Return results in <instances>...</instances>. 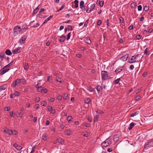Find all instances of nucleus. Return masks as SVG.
<instances>
[{"instance_id":"1","label":"nucleus","mask_w":153,"mask_h":153,"mask_svg":"<svg viewBox=\"0 0 153 153\" xmlns=\"http://www.w3.org/2000/svg\"><path fill=\"white\" fill-rule=\"evenodd\" d=\"M101 75L102 79L103 80H107L111 78L110 76L108 75V72L106 71H102Z\"/></svg>"},{"instance_id":"2","label":"nucleus","mask_w":153,"mask_h":153,"mask_svg":"<svg viewBox=\"0 0 153 153\" xmlns=\"http://www.w3.org/2000/svg\"><path fill=\"white\" fill-rule=\"evenodd\" d=\"M111 139L109 137L103 142L102 143L101 145L102 147H106L111 144Z\"/></svg>"},{"instance_id":"3","label":"nucleus","mask_w":153,"mask_h":153,"mask_svg":"<svg viewBox=\"0 0 153 153\" xmlns=\"http://www.w3.org/2000/svg\"><path fill=\"white\" fill-rule=\"evenodd\" d=\"M13 35L16 36L19 34L21 31L20 27L17 26L15 27L14 29Z\"/></svg>"},{"instance_id":"4","label":"nucleus","mask_w":153,"mask_h":153,"mask_svg":"<svg viewBox=\"0 0 153 153\" xmlns=\"http://www.w3.org/2000/svg\"><path fill=\"white\" fill-rule=\"evenodd\" d=\"M153 139H149L144 145V148L147 149V147H149L152 146H153Z\"/></svg>"},{"instance_id":"5","label":"nucleus","mask_w":153,"mask_h":153,"mask_svg":"<svg viewBox=\"0 0 153 153\" xmlns=\"http://www.w3.org/2000/svg\"><path fill=\"white\" fill-rule=\"evenodd\" d=\"M139 55L137 54L135 56H132L130 60L128 61V62L129 63H132L138 62L139 61L137 60V58L138 57Z\"/></svg>"},{"instance_id":"6","label":"nucleus","mask_w":153,"mask_h":153,"mask_svg":"<svg viewBox=\"0 0 153 153\" xmlns=\"http://www.w3.org/2000/svg\"><path fill=\"white\" fill-rule=\"evenodd\" d=\"M27 36L26 35H24L19 40V42L21 45L24 44L25 41L27 38Z\"/></svg>"},{"instance_id":"7","label":"nucleus","mask_w":153,"mask_h":153,"mask_svg":"<svg viewBox=\"0 0 153 153\" xmlns=\"http://www.w3.org/2000/svg\"><path fill=\"white\" fill-rule=\"evenodd\" d=\"M124 67V66L120 67L117 68L115 71V72L116 73H120L123 70V68Z\"/></svg>"},{"instance_id":"8","label":"nucleus","mask_w":153,"mask_h":153,"mask_svg":"<svg viewBox=\"0 0 153 153\" xmlns=\"http://www.w3.org/2000/svg\"><path fill=\"white\" fill-rule=\"evenodd\" d=\"M128 57V54H126L123 56L121 57L120 59L123 61H126Z\"/></svg>"},{"instance_id":"9","label":"nucleus","mask_w":153,"mask_h":153,"mask_svg":"<svg viewBox=\"0 0 153 153\" xmlns=\"http://www.w3.org/2000/svg\"><path fill=\"white\" fill-rule=\"evenodd\" d=\"M84 42L88 44H90L91 43L90 39L89 37H85L84 40Z\"/></svg>"},{"instance_id":"10","label":"nucleus","mask_w":153,"mask_h":153,"mask_svg":"<svg viewBox=\"0 0 153 153\" xmlns=\"http://www.w3.org/2000/svg\"><path fill=\"white\" fill-rule=\"evenodd\" d=\"M2 68L0 71V75H2L4 74L5 73L7 72L9 70H10V69L7 68H5L4 70Z\"/></svg>"},{"instance_id":"11","label":"nucleus","mask_w":153,"mask_h":153,"mask_svg":"<svg viewBox=\"0 0 153 153\" xmlns=\"http://www.w3.org/2000/svg\"><path fill=\"white\" fill-rule=\"evenodd\" d=\"M48 109L52 114H54L55 113V109H53L51 106H48Z\"/></svg>"},{"instance_id":"12","label":"nucleus","mask_w":153,"mask_h":153,"mask_svg":"<svg viewBox=\"0 0 153 153\" xmlns=\"http://www.w3.org/2000/svg\"><path fill=\"white\" fill-rule=\"evenodd\" d=\"M4 132L9 135L13 133V131L12 130H9L8 129H6L4 130Z\"/></svg>"},{"instance_id":"13","label":"nucleus","mask_w":153,"mask_h":153,"mask_svg":"<svg viewBox=\"0 0 153 153\" xmlns=\"http://www.w3.org/2000/svg\"><path fill=\"white\" fill-rule=\"evenodd\" d=\"M20 82V79H16L14 83H13L12 85V86L13 87H15L16 85L19 83Z\"/></svg>"},{"instance_id":"14","label":"nucleus","mask_w":153,"mask_h":153,"mask_svg":"<svg viewBox=\"0 0 153 153\" xmlns=\"http://www.w3.org/2000/svg\"><path fill=\"white\" fill-rule=\"evenodd\" d=\"M98 93H100L102 90V87L100 85H98L95 87Z\"/></svg>"},{"instance_id":"15","label":"nucleus","mask_w":153,"mask_h":153,"mask_svg":"<svg viewBox=\"0 0 153 153\" xmlns=\"http://www.w3.org/2000/svg\"><path fill=\"white\" fill-rule=\"evenodd\" d=\"M7 88V86L6 84H4L0 86V91L5 90Z\"/></svg>"},{"instance_id":"16","label":"nucleus","mask_w":153,"mask_h":153,"mask_svg":"<svg viewBox=\"0 0 153 153\" xmlns=\"http://www.w3.org/2000/svg\"><path fill=\"white\" fill-rule=\"evenodd\" d=\"M60 38L61 39H59V42H63L65 39V36H62L60 37Z\"/></svg>"},{"instance_id":"17","label":"nucleus","mask_w":153,"mask_h":153,"mask_svg":"<svg viewBox=\"0 0 153 153\" xmlns=\"http://www.w3.org/2000/svg\"><path fill=\"white\" fill-rule=\"evenodd\" d=\"M119 139V135L118 134H116L115 135H114L113 137V140L115 141L116 142Z\"/></svg>"},{"instance_id":"18","label":"nucleus","mask_w":153,"mask_h":153,"mask_svg":"<svg viewBox=\"0 0 153 153\" xmlns=\"http://www.w3.org/2000/svg\"><path fill=\"white\" fill-rule=\"evenodd\" d=\"M87 89L90 92H93L95 91L94 88H93L90 86L88 87Z\"/></svg>"},{"instance_id":"19","label":"nucleus","mask_w":153,"mask_h":153,"mask_svg":"<svg viewBox=\"0 0 153 153\" xmlns=\"http://www.w3.org/2000/svg\"><path fill=\"white\" fill-rule=\"evenodd\" d=\"M65 134L67 135H70L72 133V132L71 131L69 130H67L65 131Z\"/></svg>"},{"instance_id":"20","label":"nucleus","mask_w":153,"mask_h":153,"mask_svg":"<svg viewBox=\"0 0 153 153\" xmlns=\"http://www.w3.org/2000/svg\"><path fill=\"white\" fill-rule=\"evenodd\" d=\"M80 8L82 9L84 7V2L83 1H81L80 4L79 5Z\"/></svg>"},{"instance_id":"21","label":"nucleus","mask_w":153,"mask_h":153,"mask_svg":"<svg viewBox=\"0 0 153 153\" xmlns=\"http://www.w3.org/2000/svg\"><path fill=\"white\" fill-rule=\"evenodd\" d=\"M95 8V4H92L90 6L89 8L91 11H92Z\"/></svg>"},{"instance_id":"22","label":"nucleus","mask_w":153,"mask_h":153,"mask_svg":"<svg viewBox=\"0 0 153 153\" xmlns=\"http://www.w3.org/2000/svg\"><path fill=\"white\" fill-rule=\"evenodd\" d=\"M134 123L132 122L129 125V127L128 128V129L129 130H131L132 128L134 127Z\"/></svg>"},{"instance_id":"23","label":"nucleus","mask_w":153,"mask_h":153,"mask_svg":"<svg viewBox=\"0 0 153 153\" xmlns=\"http://www.w3.org/2000/svg\"><path fill=\"white\" fill-rule=\"evenodd\" d=\"M5 53L8 55H11L12 54L11 51L9 49H7L5 51Z\"/></svg>"},{"instance_id":"24","label":"nucleus","mask_w":153,"mask_h":153,"mask_svg":"<svg viewBox=\"0 0 153 153\" xmlns=\"http://www.w3.org/2000/svg\"><path fill=\"white\" fill-rule=\"evenodd\" d=\"M139 111H136L134 113H133L132 114H131V115L130 116L131 117H133L135 116H136L139 114Z\"/></svg>"},{"instance_id":"25","label":"nucleus","mask_w":153,"mask_h":153,"mask_svg":"<svg viewBox=\"0 0 153 153\" xmlns=\"http://www.w3.org/2000/svg\"><path fill=\"white\" fill-rule=\"evenodd\" d=\"M53 17L52 16H51L48 17L43 22V24H44L47 22L51 18Z\"/></svg>"},{"instance_id":"26","label":"nucleus","mask_w":153,"mask_h":153,"mask_svg":"<svg viewBox=\"0 0 153 153\" xmlns=\"http://www.w3.org/2000/svg\"><path fill=\"white\" fill-rule=\"evenodd\" d=\"M13 61H12L10 63H9V64H8V65H6V66H4L3 68V69H5V68L7 67H9L10 66H11L12 64H13Z\"/></svg>"},{"instance_id":"27","label":"nucleus","mask_w":153,"mask_h":153,"mask_svg":"<svg viewBox=\"0 0 153 153\" xmlns=\"http://www.w3.org/2000/svg\"><path fill=\"white\" fill-rule=\"evenodd\" d=\"M91 100L90 98H88L85 100V102L87 104H88L91 102Z\"/></svg>"},{"instance_id":"28","label":"nucleus","mask_w":153,"mask_h":153,"mask_svg":"<svg viewBox=\"0 0 153 153\" xmlns=\"http://www.w3.org/2000/svg\"><path fill=\"white\" fill-rule=\"evenodd\" d=\"M74 3L75 4V8H77L78 7V3L79 2L77 0H75L74 1Z\"/></svg>"},{"instance_id":"29","label":"nucleus","mask_w":153,"mask_h":153,"mask_svg":"<svg viewBox=\"0 0 153 153\" xmlns=\"http://www.w3.org/2000/svg\"><path fill=\"white\" fill-rule=\"evenodd\" d=\"M39 10V8L38 7H36L33 10V14H36L38 11Z\"/></svg>"},{"instance_id":"30","label":"nucleus","mask_w":153,"mask_h":153,"mask_svg":"<svg viewBox=\"0 0 153 153\" xmlns=\"http://www.w3.org/2000/svg\"><path fill=\"white\" fill-rule=\"evenodd\" d=\"M28 65L27 64L25 63L24 65V68L25 70H27L28 68Z\"/></svg>"},{"instance_id":"31","label":"nucleus","mask_w":153,"mask_h":153,"mask_svg":"<svg viewBox=\"0 0 153 153\" xmlns=\"http://www.w3.org/2000/svg\"><path fill=\"white\" fill-rule=\"evenodd\" d=\"M43 87L40 86L37 89V91L39 92H42V90H43Z\"/></svg>"},{"instance_id":"32","label":"nucleus","mask_w":153,"mask_h":153,"mask_svg":"<svg viewBox=\"0 0 153 153\" xmlns=\"http://www.w3.org/2000/svg\"><path fill=\"white\" fill-rule=\"evenodd\" d=\"M56 99L59 101H61L62 99V97L61 96L59 95H57L56 96Z\"/></svg>"},{"instance_id":"33","label":"nucleus","mask_w":153,"mask_h":153,"mask_svg":"<svg viewBox=\"0 0 153 153\" xmlns=\"http://www.w3.org/2000/svg\"><path fill=\"white\" fill-rule=\"evenodd\" d=\"M99 116L98 115H95L94 117V122H96L98 120V119L99 118Z\"/></svg>"},{"instance_id":"34","label":"nucleus","mask_w":153,"mask_h":153,"mask_svg":"<svg viewBox=\"0 0 153 153\" xmlns=\"http://www.w3.org/2000/svg\"><path fill=\"white\" fill-rule=\"evenodd\" d=\"M58 141L59 143H63L64 142V140L62 138H59L58 140Z\"/></svg>"},{"instance_id":"35","label":"nucleus","mask_w":153,"mask_h":153,"mask_svg":"<svg viewBox=\"0 0 153 153\" xmlns=\"http://www.w3.org/2000/svg\"><path fill=\"white\" fill-rule=\"evenodd\" d=\"M4 55H5V54H4V52L1 53H0V58H1V59H3L4 58Z\"/></svg>"},{"instance_id":"36","label":"nucleus","mask_w":153,"mask_h":153,"mask_svg":"<svg viewBox=\"0 0 153 153\" xmlns=\"http://www.w3.org/2000/svg\"><path fill=\"white\" fill-rule=\"evenodd\" d=\"M72 117L71 116H70L68 117L67 118V120L68 122H69L72 120Z\"/></svg>"},{"instance_id":"37","label":"nucleus","mask_w":153,"mask_h":153,"mask_svg":"<svg viewBox=\"0 0 153 153\" xmlns=\"http://www.w3.org/2000/svg\"><path fill=\"white\" fill-rule=\"evenodd\" d=\"M68 95L67 94H64V96H63V98L64 100H66L68 98Z\"/></svg>"},{"instance_id":"38","label":"nucleus","mask_w":153,"mask_h":153,"mask_svg":"<svg viewBox=\"0 0 153 153\" xmlns=\"http://www.w3.org/2000/svg\"><path fill=\"white\" fill-rule=\"evenodd\" d=\"M120 78L117 79H116L115 81L114 82V84H118L119 82L120 81Z\"/></svg>"},{"instance_id":"39","label":"nucleus","mask_w":153,"mask_h":153,"mask_svg":"<svg viewBox=\"0 0 153 153\" xmlns=\"http://www.w3.org/2000/svg\"><path fill=\"white\" fill-rule=\"evenodd\" d=\"M47 136L46 135L43 134L42 136V139L44 140H47Z\"/></svg>"},{"instance_id":"40","label":"nucleus","mask_w":153,"mask_h":153,"mask_svg":"<svg viewBox=\"0 0 153 153\" xmlns=\"http://www.w3.org/2000/svg\"><path fill=\"white\" fill-rule=\"evenodd\" d=\"M97 113L98 114H103L104 112L100 110H98L96 111Z\"/></svg>"},{"instance_id":"41","label":"nucleus","mask_w":153,"mask_h":153,"mask_svg":"<svg viewBox=\"0 0 153 153\" xmlns=\"http://www.w3.org/2000/svg\"><path fill=\"white\" fill-rule=\"evenodd\" d=\"M13 94L14 95L19 96V93L17 91H15Z\"/></svg>"},{"instance_id":"42","label":"nucleus","mask_w":153,"mask_h":153,"mask_svg":"<svg viewBox=\"0 0 153 153\" xmlns=\"http://www.w3.org/2000/svg\"><path fill=\"white\" fill-rule=\"evenodd\" d=\"M149 7L148 6H145L144 8V9L145 11H147L149 10Z\"/></svg>"},{"instance_id":"43","label":"nucleus","mask_w":153,"mask_h":153,"mask_svg":"<svg viewBox=\"0 0 153 153\" xmlns=\"http://www.w3.org/2000/svg\"><path fill=\"white\" fill-rule=\"evenodd\" d=\"M71 33H69L68 34L67 36V37L66 38V39L67 40H69V39L70 38V37H71Z\"/></svg>"},{"instance_id":"44","label":"nucleus","mask_w":153,"mask_h":153,"mask_svg":"<svg viewBox=\"0 0 153 153\" xmlns=\"http://www.w3.org/2000/svg\"><path fill=\"white\" fill-rule=\"evenodd\" d=\"M18 114L17 115V116L18 117H21L22 114L21 112H18Z\"/></svg>"},{"instance_id":"45","label":"nucleus","mask_w":153,"mask_h":153,"mask_svg":"<svg viewBox=\"0 0 153 153\" xmlns=\"http://www.w3.org/2000/svg\"><path fill=\"white\" fill-rule=\"evenodd\" d=\"M150 54L149 52H147V48H146L144 51V54L145 55L148 54L149 55Z\"/></svg>"},{"instance_id":"46","label":"nucleus","mask_w":153,"mask_h":153,"mask_svg":"<svg viewBox=\"0 0 153 153\" xmlns=\"http://www.w3.org/2000/svg\"><path fill=\"white\" fill-rule=\"evenodd\" d=\"M140 97H141L140 96H137L136 97V98H135L136 100L137 101H138L140 99Z\"/></svg>"},{"instance_id":"47","label":"nucleus","mask_w":153,"mask_h":153,"mask_svg":"<svg viewBox=\"0 0 153 153\" xmlns=\"http://www.w3.org/2000/svg\"><path fill=\"white\" fill-rule=\"evenodd\" d=\"M104 4V1H101V2L100 3V5L101 7H102Z\"/></svg>"},{"instance_id":"48","label":"nucleus","mask_w":153,"mask_h":153,"mask_svg":"<svg viewBox=\"0 0 153 153\" xmlns=\"http://www.w3.org/2000/svg\"><path fill=\"white\" fill-rule=\"evenodd\" d=\"M20 82L24 84L26 82V80L23 79H20Z\"/></svg>"},{"instance_id":"49","label":"nucleus","mask_w":153,"mask_h":153,"mask_svg":"<svg viewBox=\"0 0 153 153\" xmlns=\"http://www.w3.org/2000/svg\"><path fill=\"white\" fill-rule=\"evenodd\" d=\"M22 149V147L20 145H19L17 148H16V149L17 150H20Z\"/></svg>"},{"instance_id":"50","label":"nucleus","mask_w":153,"mask_h":153,"mask_svg":"<svg viewBox=\"0 0 153 153\" xmlns=\"http://www.w3.org/2000/svg\"><path fill=\"white\" fill-rule=\"evenodd\" d=\"M136 37L138 40H139L141 38V36L140 35H138L136 36Z\"/></svg>"},{"instance_id":"51","label":"nucleus","mask_w":153,"mask_h":153,"mask_svg":"<svg viewBox=\"0 0 153 153\" xmlns=\"http://www.w3.org/2000/svg\"><path fill=\"white\" fill-rule=\"evenodd\" d=\"M138 10L139 11H140L142 10V7L141 5H139L138 7Z\"/></svg>"},{"instance_id":"52","label":"nucleus","mask_w":153,"mask_h":153,"mask_svg":"<svg viewBox=\"0 0 153 153\" xmlns=\"http://www.w3.org/2000/svg\"><path fill=\"white\" fill-rule=\"evenodd\" d=\"M40 101V98L39 97H37L35 99V101L36 102H38Z\"/></svg>"},{"instance_id":"53","label":"nucleus","mask_w":153,"mask_h":153,"mask_svg":"<svg viewBox=\"0 0 153 153\" xmlns=\"http://www.w3.org/2000/svg\"><path fill=\"white\" fill-rule=\"evenodd\" d=\"M102 23V21L101 20H99L97 22V25H100Z\"/></svg>"},{"instance_id":"54","label":"nucleus","mask_w":153,"mask_h":153,"mask_svg":"<svg viewBox=\"0 0 153 153\" xmlns=\"http://www.w3.org/2000/svg\"><path fill=\"white\" fill-rule=\"evenodd\" d=\"M4 110L5 111H8L10 110V107H6L5 108Z\"/></svg>"},{"instance_id":"55","label":"nucleus","mask_w":153,"mask_h":153,"mask_svg":"<svg viewBox=\"0 0 153 153\" xmlns=\"http://www.w3.org/2000/svg\"><path fill=\"white\" fill-rule=\"evenodd\" d=\"M62 79L61 78H58V79H56V81L57 82H62Z\"/></svg>"},{"instance_id":"56","label":"nucleus","mask_w":153,"mask_h":153,"mask_svg":"<svg viewBox=\"0 0 153 153\" xmlns=\"http://www.w3.org/2000/svg\"><path fill=\"white\" fill-rule=\"evenodd\" d=\"M72 27L71 26H70V25H68V26L67 29L68 30H71L72 29Z\"/></svg>"},{"instance_id":"57","label":"nucleus","mask_w":153,"mask_h":153,"mask_svg":"<svg viewBox=\"0 0 153 153\" xmlns=\"http://www.w3.org/2000/svg\"><path fill=\"white\" fill-rule=\"evenodd\" d=\"M35 149V147L34 146L33 147H32V150H31V152H30V153H33L34 151V149Z\"/></svg>"},{"instance_id":"58","label":"nucleus","mask_w":153,"mask_h":153,"mask_svg":"<svg viewBox=\"0 0 153 153\" xmlns=\"http://www.w3.org/2000/svg\"><path fill=\"white\" fill-rule=\"evenodd\" d=\"M88 20H87V21H86L85 22V23L84 24V26H85V27H86L87 25H88Z\"/></svg>"},{"instance_id":"59","label":"nucleus","mask_w":153,"mask_h":153,"mask_svg":"<svg viewBox=\"0 0 153 153\" xmlns=\"http://www.w3.org/2000/svg\"><path fill=\"white\" fill-rule=\"evenodd\" d=\"M16 50H17V51L18 53H19L21 51V48L20 47H18Z\"/></svg>"},{"instance_id":"60","label":"nucleus","mask_w":153,"mask_h":153,"mask_svg":"<svg viewBox=\"0 0 153 153\" xmlns=\"http://www.w3.org/2000/svg\"><path fill=\"white\" fill-rule=\"evenodd\" d=\"M49 100L51 102H53L54 100V99L53 97H51L50 98Z\"/></svg>"},{"instance_id":"61","label":"nucleus","mask_w":153,"mask_h":153,"mask_svg":"<svg viewBox=\"0 0 153 153\" xmlns=\"http://www.w3.org/2000/svg\"><path fill=\"white\" fill-rule=\"evenodd\" d=\"M12 52L14 54L17 53H18L16 49L13 50L12 51Z\"/></svg>"},{"instance_id":"62","label":"nucleus","mask_w":153,"mask_h":153,"mask_svg":"<svg viewBox=\"0 0 153 153\" xmlns=\"http://www.w3.org/2000/svg\"><path fill=\"white\" fill-rule=\"evenodd\" d=\"M45 10L44 8H41L40 10V11L39 12V14L41 13L42 12H43Z\"/></svg>"},{"instance_id":"63","label":"nucleus","mask_w":153,"mask_h":153,"mask_svg":"<svg viewBox=\"0 0 153 153\" xmlns=\"http://www.w3.org/2000/svg\"><path fill=\"white\" fill-rule=\"evenodd\" d=\"M47 90L45 88L44 89H43V90H42V92H43L44 93H46L47 92Z\"/></svg>"},{"instance_id":"64","label":"nucleus","mask_w":153,"mask_h":153,"mask_svg":"<svg viewBox=\"0 0 153 153\" xmlns=\"http://www.w3.org/2000/svg\"><path fill=\"white\" fill-rule=\"evenodd\" d=\"M135 6V3H133L131 4V7H134Z\"/></svg>"}]
</instances>
